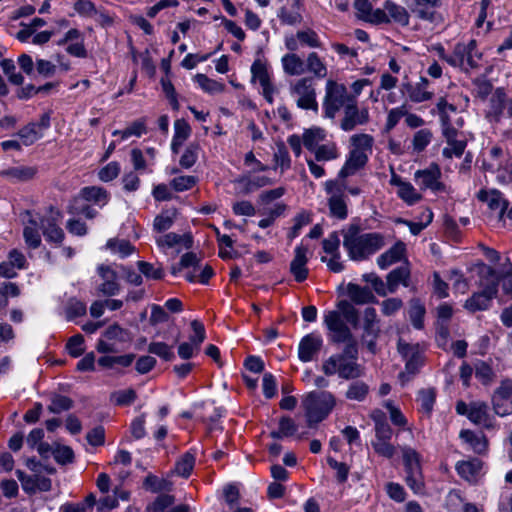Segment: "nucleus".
<instances>
[{
	"label": "nucleus",
	"instance_id": "obj_20",
	"mask_svg": "<svg viewBox=\"0 0 512 512\" xmlns=\"http://www.w3.org/2000/svg\"><path fill=\"white\" fill-rule=\"evenodd\" d=\"M98 273L103 282L99 285L98 290L105 296H114L119 293L120 285L117 282V273L106 265L98 267Z\"/></svg>",
	"mask_w": 512,
	"mask_h": 512
},
{
	"label": "nucleus",
	"instance_id": "obj_30",
	"mask_svg": "<svg viewBox=\"0 0 512 512\" xmlns=\"http://www.w3.org/2000/svg\"><path fill=\"white\" fill-rule=\"evenodd\" d=\"M41 229L46 240L61 243L64 239V232L57 224V218L54 216L43 218L41 220Z\"/></svg>",
	"mask_w": 512,
	"mask_h": 512
},
{
	"label": "nucleus",
	"instance_id": "obj_60",
	"mask_svg": "<svg viewBox=\"0 0 512 512\" xmlns=\"http://www.w3.org/2000/svg\"><path fill=\"white\" fill-rule=\"evenodd\" d=\"M30 223L32 226H26L23 231V236L25 239L26 244L32 248L36 249L41 244V237L40 234L36 228L37 224L34 220H31Z\"/></svg>",
	"mask_w": 512,
	"mask_h": 512
},
{
	"label": "nucleus",
	"instance_id": "obj_5",
	"mask_svg": "<svg viewBox=\"0 0 512 512\" xmlns=\"http://www.w3.org/2000/svg\"><path fill=\"white\" fill-rule=\"evenodd\" d=\"M289 90L298 108L318 112L316 89L311 78L304 77L296 80L290 84Z\"/></svg>",
	"mask_w": 512,
	"mask_h": 512
},
{
	"label": "nucleus",
	"instance_id": "obj_42",
	"mask_svg": "<svg viewBox=\"0 0 512 512\" xmlns=\"http://www.w3.org/2000/svg\"><path fill=\"white\" fill-rule=\"evenodd\" d=\"M369 393V386L360 380L352 382L345 392V397L348 400L362 402L366 399Z\"/></svg>",
	"mask_w": 512,
	"mask_h": 512
},
{
	"label": "nucleus",
	"instance_id": "obj_9",
	"mask_svg": "<svg viewBox=\"0 0 512 512\" xmlns=\"http://www.w3.org/2000/svg\"><path fill=\"white\" fill-rule=\"evenodd\" d=\"M369 121V112L366 108L359 109L355 99H349L343 108V117L340 122V128L349 132L358 125H365Z\"/></svg>",
	"mask_w": 512,
	"mask_h": 512
},
{
	"label": "nucleus",
	"instance_id": "obj_48",
	"mask_svg": "<svg viewBox=\"0 0 512 512\" xmlns=\"http://www.w3.org/2000/svg\"><path fill=\"white\" fill-rule=\"evenodd\" d=\"M436 400V390L434 388L422 389L418 394V401L421 406V410L430 414L433 410L434 404Z\"/></svg>",
	"mask_w": 512,
	"mask_h": 512
},
{
	"label": "nucleus",
	"instance_id": "obj_3",
	"mask_svg": "<svg viewBox=\"0 0 512 512\" xmlns=\"http://www.w3.org/2000/svg\"><path fill=\"white\" fill-rule=\"evenodd\" d=\"M326 376L338 374L339 378L350 380L358 379L364 375V368L354 359L342 356H330L321 367Z\"/></svg>",
	"mask_w": 512,
	"mask_h": 512
},
{
	"label": "nucleus",
	"instance_id": "obj_64",
	"mask_svg": "<svg viewBox=\"0 0 512 512\" xmlns=\"http://www.w3.org/2000/svg\"><path fill=\"white\" fill-rule=\"evenodd\" d=\"M368 161L366 153L360 149H352L349 153V157L346 160L348 166L352 167L355 171L364 167Z\"/></svg>",
	"mask_w": 512,
	"mask_h": 512
},
{
	"label": "nucleus",
	"instance_id": "obj_45",
	"mask_svg": "<svg viewBox=\"0 0 512 512\" xmlns=\"http://www.w3.org/2000/svg\"><path fill=\"white\" fill-rule=\"evenodd\" d=\"M73 405L74 401L71 398L61 394H53L50 398L48 410L53 414H60L64 411L70 410Z\"/></svg>",
	"mask_w": 512,
	"mask_h": 512
},
{
	"label": "nucleus",
	"instance_id": "obj_50",
	"mask_svg": "<svg viewBox=\"0 0 512 512\" xmlns=\"http://www.w3.org/2000/svg\"><path fill=\"white\" fill-rule=\"evenodd\" d=\"M316 161H330L339 156V152L335 143L320 145L314 151Z\"/></svg>",
	"mask_w": 512,
	"mask_h": 512
},
{
	"label": "nucleus",
	"instance_id": "obj_7",
	"mask_svg": "<svg viewBox=\"0 0 512 512\" xmlns=\"http://www.w3.org/2000/svg\"><path fill=\"white\" fill-rule=\"evenodd\" d=\"M393 431L384 419L375 418V439L372 447L379 456L390 459L396 454V447L391 443Z\"/></svg>",
	"mask_w": 512,
	"mask_h": 512
},
{
	"label": "nucleus",
	"instance_id": "obj_43",
	"mask_svg": "<svg viewBox=\"0 0 512 512\" xmlns=\"http://www.w3.org/2000/svg\"><path fill=\"white\" fill-rule=\"evenodd\" d=\"M324 139L325 131L321 128H311L303 133V145L311 152L318 148Z\"/></svg>",
	"mask_w": 512,
	"mask_h": 512
},
{
	"label": "nucleus",
	"instance_id": "obj_55",
	"mask_svg": "<svg viewBox=\"0 0 512 512\" xmlns=\"http://www.w3.org/2000/svg\"><path fill=\"white\" fill-rule=\"evenodd\" d=\"M398 196L408 205H413L421 200V195L409 182H405L397 191Z\"/></svg>",
	"mask_w": 512,
	"mask_h": 512
},
{
	"label": "nucleus",
	"instance_id": "obj_6",
	"mask_svg": "<svg viewBox=\"0 0 512 512\" xmlns=\"http://www.w3.org/2000/svg\"><path fill=\"white\" fill-rule=\"evenodd\" d=\"M477 43L475 40H470L468 43H457L453 52L449 55L447 63L452 67L462 69L476 68L478 66V59L481 54L476 51Z\"/></svg>",
	"mask_w": 512,
	"mask_h": 512
},
{
	"label": "nucleus",
	"instance_id": "obj_18",
	"mask_svg": "<svg viewBox=\"0 0 512 512\" xmlns=\"http://www.w3.org/2000/svg\"><path fill=\"white\" fill-rule=\"evenodd\" d=\"M428 85V79L421 77L420 81L416 84H412L410 82L402 83L401 90L403 93L408 94V97L412 102L420 103L428 101L433 97V93L427 91Z\"/></svg>",
	"mask_w": 512,
	"mask_h": 512
},
{
	"label": "nucleus",
	"instance_id": "obj_44",
	"mask_svg": "<svg viewBox=\"0 0 512 512\" xmlns=\"http://www.w3.org/2000/svg\"><path fill=\"white\" fill-rule=\"evenodd\" d=\"M199 151L200 145L198 142L189 143L180 157V166L184 169H189L194 166L198 160Z\"/></svg>",
	"mask_w": 512,
	"mask_h": 512
},
{
	"label": "nucleus",
	"instance_id": "obj_34",
	"mask_svg": "<svg viewBox=\"0 0 512 512\" xmlns=\"http://www.w3.org/2000/svg\"><path fill=\"white\" fill-rule=\"evenodd\" d=\"M281 62L284 72L290 76H298L305 72V62L295 53L285 54Z\"/></svg>",
	"mask_w": 512,
	"mask_h": 512
},
{
	"label": "nucleus",
	"instance_id": "obj_8",
	"mask_svg": "<svg viewBox=\"0 0 512 512\" xmlns=\"http://www.w3.org/2000/svg\"><path fill=\"white\" fill-rule=\"evenodd\" d=\"M325 190L330 195L328 208L330 216L344 220L348 216V207L344 195V183L338 180H328L325 183Z\"/></svg>",
	"mask_w": 512,
	"mask_h": 512
},
{
	"label": "nucleus",
	"instance_id": "obj_28",
	"mask_svg": "<svg viewBox=\"0 0 512 512\" xmlns=\"http://www.w3.org/2000/svg\"><path fill=\"white\" fill-rule=\"evenodd\" d=\"M174 136L171 143V150L174 154L180 152V148L191 134L190 125L184 119H177L174 123Z\"/></svg>",
	"mask_w": 512,
	"mask_h": 512
},
{
	"label": "nucleus",
	"instance_id": "obj_40",
	"mask_svg": "<svg viewBox=\"0 0 512 512\" xmlns=\"http://www.w3.org/2000/svg\"><path fill=\"white\" fill-rule=\"evenodd\" d=\"M377 323L378 319L375 308L367 307L363 312V329L365 336H371L373 339L377 337L379 333Z\"/></svg>",
	"mask_w": 512,
	"mask_h": 512
},
{
	"label": "nucleus",
	"instance_id": "obj_59",
	"mask_svg": "<svg viewBox=\"0 0 512 512\" xmlns=\"http://www.w3.org/2000/svg\"><path fill=\"white\" fill-rule=\"evenodd\" d=\"M1 67L3 72L8 76L9 81L14 85H22L24 77L21 73H16V67L14 61L11 59H3L1 61Z\"/></svg>",
	"mask_w": 512,
	"mask_h": 512
},
{
	"label": "nucleus",
	"instance_id": "obj_17",
	"mask_svg": "<svg viewBox=\"0 0 512 512\" xmlns=\"http://www.w3.org/2000/svg\"><path fill=\"white\" fill-rule=\"evenodd\" d=\"M307 247L299 245L295 248L294 258L290 263V272L293 275L295 281L303 282L308 277L307 268Z\"/></svg>",
	"mask_w": 512,
	"mask_h": 512
},
{
	"label": "nucleus",
	"instance_id": "obj_39",
	"mask_svg": "<svg viewBox=\"0 0 512 512\" xmlns=\"http://www.w3.org/2000/svg\"><path fill=\"white\" fill-rule=\"evenodd\" d=\"M405 482L415 494H424L425 483L421 468L405 470Z\"/></svg>",
	"mask_w": 512,
	"mask_h": 512
},
{
	"label": "nucleus",
	"instance_id": "obj_12",
	"mask_svg": "<svg viewBox=\"0 0 512 512\" xmlns=\"http://www.w3.org/2000/svg\"><path fill=\"white\" fill-rule=\"evenodd\" d=\"M398 352L406 360L405 371L415 375L423 364V357L419 344H409L402 339L398 341Z\"/></svg>",
	"mask_w": 512,
	"mask_h": 512
},
{
	"label": "nucleus",
	"instance_id": "obj_47",
	"mask_svg": "<svg viewBox=\"0 0 512 512\" xmlns=\"http://www.w3.org/2000/svg\"><path fill=\"white\" fill-rule=\"evenodd\" d=\"M194 465V454L187 452L176 462L174 471L177 475L187 478L191 474Z\"/></svg>",
	"mask_w": 512,
	"mask_h": 512
},
{
	"label": "nucleus",
	"instance_id": "obj_16",
	"mask_svg": "<svg viewBox=\"0 0 512 512\" xmlns=\"http://www.w3.org/2000/svg\"><path fill=\"white\" fill-rule=\"evenodd\" d=\"M354 6L360 19L374 24L387 23L388 21L386 13L381 9L373 10V0H355Z\"/></svg>",
	"mask_w": 512,
	"mask_h": 512
},
{
	"label": "nucleus",
	"instance_id": "obj_11",
	"mask_svg": "<svg viewBox=\"0 0 512 512\" xmlns=\"http://www.w3.org/2000/svg\"><path fill=\"white\" fill-rule=\"evenodd\" d=\"M492 405L495 413L501 417L512 414V380H503L494 391Z\"/></svg>",
	"mask_w": 512,
	"mask_h": 512
},
{
	"label": "nucleus",
	"instance_id": "obj_2",
	"mask_svg": "<svg viewBox=\"0 0 512 512\" xmlns=\"http://www.w3.org/2000/svg\"><path fill=\"white\" fill-rule=\"evenodd\" d=\"M337 400L329 391H312L302 401L307 426L314 428L325 420L335 408Z\"/></svg>",
	"mask_w": 512,
	"mask_h": 512
},
{
	"label": "nucleus",
	"instance_id": "obj_31",
	"mask_svg": "<svg viewBox=\"0 0 512 512\" xmlns=\"http://www.w3.org/2000/svg\"><path fill=\"white\" fill-rule=\"evenodd\" d=\"M482 462L479 459L459 462L456 466L458 474L468 482H475L482 469Z\"/></svg>",
	"mask_w": 512,
	"mask_h": 512
},
{
	"label": "nucleus",
	"instance_id": "obj_46",
	"mask_svg": "<svg viewBox=\"0 0 512 512\" xmlns=\"http://www.w3.org/2000/svg\"><path fill=\"white\" fill-rule=\"evenodd\" d=\"M107 249L115 254H119L120 257L124 258L131 255L134 251V246L125 239L112 238L107 241Z\"/></svg>",
	"mask_w": 512,
	"mask_h": 512
},
{
	"label": "nucleus",
	"instance_id": "obj_51",
	"mask_svg": "<svg viewBox=\"0 0 512 512\" xmlns=\"http://www.w3.org/2000/svg\"><path fill=\"white\" fill-rule=\"evenodd\" d=\"M198 182V178L193 175H181L171 180L170 186L176 192H184L192 189Z\"/></svg>",
	"mask_w": 512,
	"mask_h": 512
},
{
	"label": "nucleus",
	"instance_id": "obj_25",
	"mask_svg": "<svg viewBox=\"0 0 512 512\" xmlns=\"http://www.w3.org/2000/svg\"><path fill=\"white\" fill-rule=\"evenodd\" d=\"M347 293L350 300L357 305L377 302L373 292L368 287L349 283L347 286Z\"/></svg>",
	"mask_w": 512,
	"mask_h": 512
},
{
	"label": "nucleus",
	"instance_id": "obj_53",
	"mask_svg": "<svg viewBox=\"0 0 512 512\" xmlns=\"http://www.w3.org/2000/svg\"><path fill=\"white\" fill-rule=\"evenodd\" d=\"M148 352L165 361H171L175 357L172 347L164 342H151L148 346Z\"/></svg>",
	"mask_w": 512,
	"mask_h": 512
},
{
	"label": "nucleus",
	"instance_id": "obj_19",
	"mask_svg": "<svg viewBox=\"0 0 512 512\" xmlns=\"http://www.w3.org/2000/svg\"><path fill=\"white\" fill-rule=\"evenodd\" d=\"M477 198L482 202H486L491 211L497 212L500 219L503 218L508 208V201L500 191L495 189L490 191L480 190Z\"/></svg>",
	"mask_w": 512,
	"mask_h": 512
},
{
	"label": "nucleus",
	"instance_id": "obj_10",
	"mask_svg": "<svg viewBox=\"0 0 512 512\" xmlns=\"http://www.w3.org/2000/svg\"><path fill=\"white\" fill-rule=\"evenodd\" d=\"M324 324L330 333V340L334 343H341L351 338V330L344 321L340 311H328L324 315Z\"/></svg>",
	"mask_w": 512,
	"mask_h": 512
},
{
	"label": "nucleus",
	"instance_id": "obj_63",
	"mask_svg": "<svg viewBox=\"0 0 512 512\" xmlns=\"http://www.w3.org/2000/svg\"><path fill=\"white\" fill-rule=\"evenodd\" d=\"M432 132L429 129L417 131L413 137L412 146L414 151L421 152L431 142Z\"/></svg>",
	"mask_w": 512,
	"mask_h": 512
},
{
	"label": "nucleus",
	"instance_id": "obj_23",
	"mask_svg": "<svg viewBox=\"0 0 512 512\" xmlns=\"http://www.w3.org/2000/svg\"><path fill=\"white\" fill-rule=\"evenodd\" d=\"M508 99L504 88H497L490 98V110L486 117L490 121L499 122Z\"/></svg>",
	"mask_w": 512,
	"mask_h": 512
},
{
	"label": "nucleus",
	"instance_id": "obj_37",
	"mask_svg": "<svg viewBox=\"0 0 512 512\" xmlns=\"http://www.w3.org/2000/svg\"><path fill=\"white\" fill-rule=\"evenodd\" d=\"M252 82H259L262 88L272 85L270 74L265 62L256 59L251 66Z\"/></svg>",
	"mask_w": 512,
	"mask_h": 512
},
{
	"label": "nucleus",
	"instance_id": "obj_36",
	"mask_svg": "<svg viewBox=\"0 0 512 512\" xmlns=\"http://www.w3.org/2000/svg\"><path fill=\"white\" fill-rule=\"evenodd\" d=\"M37 173V169L31 166H16L0 172V175L17 181H28Z\"/></svg>",
	"mask_w": 512,
	"mask_h": 512
},
{
	"label": "nucleus",
	"instance_id": "obj_13",
	"mask_svg": "<svg viewBox=\"0 0 512 512\" xmlns=\"http://www.w3.org/2000/svg\"><path fill=\"white\" fill-rule=\"evenodd\" d=\"M441 171L437 165H431L424 170L415 172V180L422 190L430 189L433 192H445L446 187L440 181Z\"/></svg>",
	"mask_w": 512,
	"mask_h": 512
},
{
	"label": "nucleus",
	"instance_id": "obj_14",
	"mask_svg": "<svg viewBox=\"0 0 512 512\" xmlns=\"http://www.w3.org/2000/svg\"><path fill=\"white\" fill-rule=\"evenodd\" d=\"M488 405L482 401H472L466 404L464 401L456 403V412L465 415L474 424H486L488 421Z\"/></svg>",
	"mask_w": 512,
	"mask_h": 512
},
{
	"label": "nucleus",
	"instance_id": "obj_21",
	"mask_svg": "<svg viewBox=\"0 0 512 512\" xmlns=\"http://www.w3.org/2000/svg\"><path fill=\"white\" fill-rule=\"evenodd\" d=\"M479 277L481 290L496 297L500 281L497 271L490 266L482 265L479 270Z\"/></svg>",
	"mask_w": 512,
	"mask_h": 512
},
{
	"label": "nucleus",
	"instance_id": "obj_49",
	"mask_svg": "<svg viewBox=\"0 0 512 512\" xmlns=\"http://www.w3.org/2000/svg\"><path fill=\"white\" fill-rule=\"evenodd\" d=\"M136 398V391L132 388L114 391L110 396L111 401L117 406L130 405L136 400Z\"/></svg>",
	"mask_w": 512,
	"mask_h": 512
},
{
	"label": "nucleus",
	"instance_id": "obj_41",
	"mask_svg": "<svg viewBox=\"0 0 512 512\" xmlns=\"http://www.w3.org/2000/svg\"><path fill=\"white\" fill-rule=\"evenodd\" d=\"M80 195L85 201L94 202L102 206L108 201L107 191L101 187H85L81 190Z\"/></svg>",
	"mask_w": 512,
	"mask_h": 512
},
{
	"label": "nucleus",
	"instance_id": "obj_54",
	"mask_svg": "<svg viewBox=\"0 0 512 512\" xmlns=\"http://www.w3.org/2000/svg\"><path fill=\"white\" fill-rule=\"evenodd\" d=\"M401 451L403 456L404 470L421 468L420 456L415 449L409 446H403L401 447Z\"/></svg>",
	"mask_w": 512,
	"mask_h": 512
},
{
	"label": "nucleus",
	"instance_id": "obj_56",
	"mask_svg": "<svg viewBox=\"0 0 512 512\" xmlns=\"http://www.w3.org/2000/svg\"><path fill=\"white\" fill-rule=\"evenodd\" d=\"M18 135L22 139L24 145L29 146L36 142L42 134L38 131L37 125L32 122L24 126L18 132Z\"/></svg>",
	"mask_w": 512,
	"mask_h": 512
},
{
	"label": "nucleus",
	"instance_id": "obj_32",
	"mask_svg": "<svg viewBox=\"0 0 512 512\" xmlns=\"http://www.w3.org/2000/svg\"><path fill=\"white\" fill-rule=\"evenodd\" d=\"M159 247L172 248L176 245L183 244L185 248L189 249L193 245V238L190 234L179 235L174 232L167 233L156 239Z\"/></svg>",
	"mask_w": 512,
	"mask_h": 512
},
{
	"label": "nucleus",
	"instance_id": "obj_29",
	"mask_svg": "<svg viewBox=\"0 0 512 512\" xmlns=\"http://www.w3.org/2000/svg\"><path fill=\"white\" fill-rule=\"evenodd\" d=\"M409 278H410V270L405 267L401 266L398 268H395L390 273H388L386 280H387V287L388 292L393 294L397 291L399 284H402L405 287L409 286Z\"/></svg>",
	"mask_w": 512,
	"mask_h": 512
},
{
	"label": "nucleus",
	"instance_id": "obj_1",
	"mask_svg": "<svg viewBox=\"0 0 512 512\" xmlns=\"http://www.w3.org/2000/svg\"><path fill=\"white\" fill-rule=\"evenodd\" d=\"M342 232L343 246L351 260H365L384 246V238L380 233H361L358 225L351 224Z\"/></svg>",
	"mask_w": 512,
	"mask_h": 512
},
{
	"label": "nucleus",
	"instance_id": "obj_52",
	"mask_svg": "<svg viewBox=\"0 0 512 512\" xmlns=\"http://www.w3.org/2000/svg\"><path fill=\"white\" fill-rule=\"evenodd\" d=\"M175 212L173 211H163L159 215H157L154 219L153 228L155 231L161 233L170 229L174 223Z\"/></svg>",
	"mask_w": 512,
	"mask_h": 512
},
{
	"label": "nucleus",
	"instance_id": "obj_61",
	"mask_svg": "<svg viewBox=\"0 0 512 512\" xmlns=\"http://www.w3.org/2000/svg\"><path fill=\"white\" fill-rule=\"evenodd\" d=\"M137 266L140 273L148 279L160 280L164 276V271L161 267H154V265L149 262L138 261Z\"/></svg>",
	"mask_w": 512,
	"mask_h": 512
},
{
	"label": "nucleus",
	"instance_id": "obj_15",
	"mask_svg": "<svg viewBox=\"0 0 512 512\" xmlns=\"http://www.w3.org/2000/svg\"><path fill=\"white\" fill-rule=\"evenodd\" d=\"M323 346V339L320 335L310 333L304 336L298 346V357L302 362L314 360Z\"/></svg>",
	"mask_w": 512,
	"mask_h": 512
},
{
	"label": "nucleus",
	"instance_id": "obj_22",
	"mask_svg": "<svg viewBox=\"0 0 512 512\" xmlns=\"http://www.w3.org/2000/svg\"><path fill=\"white\" fill-rule=\"evenodd\" d=\"M411 11L419 19L434 22L436 12L434 8L440 0H412Z\"/></svg>",
	"mask_w": 512,
	"mask_h": 512
},
{
	"label": "nucleus",
	"instance_id": "obj_38",
	"mask_svg": "<svg viewBox=\"0 0 512 512\" xmlns=\"http://www.w3.org/2000/svg\"><path fill=\"white\" fill-rule=\"evenodd\" d=\"M460 438L468 443L474 452L481 454L487 450V440L483 434H476L470 430H462Z\"/></svg>",
	"mask_w": 512,
	"mask_h": 512
},
{
	"label": "nucleus",
	"instance_id": "obj_4",
	"mask_svg": "<svg viewBox=\"0 0 512 512\" xmlns=\"http://www.w3.org/2000/svg\"><path fill=\"white\" fill-rule=\"evenodd\" d=\"M349 99H354L348 94L347 88L333 80H328L325 87L323 100L324 115L333 119L341 108H344Z\"/></svg>",
	"mask_w": 512,
	"mask_h": 512
},
{
	"label": "nucleus",
	"instance_id": "obj_57",
	"mask_svg": "<svg viewBox=\"0 0 512 512\" xmlns=\"http://www.w3.org/2000/svg\"><path fill=\"white\" fill-rule=\"evenodd\" d=\"M339 310L344 321L350 323L353 327H357L359 322V314L349 302L341 301L338 304Z\"/></svg>",
	"mask_w": 512,
	"mask_h": 512
},
{
	"label": "nucleus",
	"instance_id": "obj_27",
	"mask_svg": "<svg viewBox=\"0 0 512 512\" xmlns=\"http://www.w3.org/2000/svg\"><path fill=\"white\" fill-rule=\"evenodd\" d=\"M495 296L490 295L482 290L472 294L464 303V308L471 313L484 311L489 309L491 302Z\"/></svg>",
	"mask_w": 512,
	"mask_h": 512
},
{
	"label": "nucleus",
	"instance_id": "obj_35",
	"mask_svg": "<svg viewBox=\"0 0 512 512\" xmlns=\"http://www.w3.org/2000/svg\"><path fill=\"white\" fill-rule=\"evenodd\" d=\"M305 71L312 73L316 78L322 79L327 76L328 70L324 61L316 52L308 54L305 60Z\"/></svg>",
	"mask_w": 512,
	"mask_h": 512
},
{
	"label": "nucleus",
	"instance_id": "obj_24",
	"mask_svg": "<svg viewBox=\"0 0 512 512\" xmlns=\"http://www.w3.org/2000/svg\"><path fill=\"white\" fill-rule=\"evenodd\" d=\"M407 314L412 326L415 329L422 330L424 328L426 308L424 303L419 298H412L409 300Z\"/></svg>",
	"mask_w": 512,
	"mask_h": 512
},
{
	"label": "nucleus",
	"instance_id": "obj_26",
	"mask_svg": "<svg viewBox=\"0 0 512 512\" xmlns=\"http://www.w3.org/2000/svg\"><path fill=\"white\" fill-rule=\"evenodd\" d=\"M406 246L403 242L395 243L389 250L377 258V264L381 269H386L390 265L400 261L404 256Z\"/></svg>",
	"mask_w": 512,
	"mask_h": 512
},
{
	"label": "nucleus",
	"instance_id": "obj_58",
	"mask_svg": "<svg viewBox=\"0 0 512 512\" xmlns=\"http://www.w3.org/2000/svg\"><path fill=\"white\" fill-rule=\"evenodd\" d=\"M195 81L205 92L208 93H220L224 90L223 84L208 78L204 74H197L195 76Z\"/></svg>",
	"mask_w": 512,
	"mask_h": 512
},
{
	"label": "nucleus",
	"instance_id": "obj_33",
	"mask_svg": "<svg viewBox=\"0 0 512 512\" xmlns=\"http://www.w3.org/2000/svg\"><path fill=\"white\" fill-rule=\"evenodd\" d=\"M382 11L386 13V17L388 18L387 22L394 21L402 26L409 24V14L402 6L387 1Z\"/></svg>",
	"mask_w": 512,
	"mask_h": 512
},
{
	"label": "nucleus",
	"instance_id": "obj_62",
	"mask_svg": "<svg viewBox=\"0 0 512 512\" xmlns=\"http://www.w3.org/2000/svg\"><path fill=\"white\" fill-rule=\"evenodd\" d=\"M362 278L365 282L371 284L373 290L379 296H386L389 293L387 283H384V281L376 273H366L362 276Z\"/></svg>",
	"mask_w": 512,
	"mask_h": 512
}]
</instances>
